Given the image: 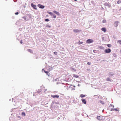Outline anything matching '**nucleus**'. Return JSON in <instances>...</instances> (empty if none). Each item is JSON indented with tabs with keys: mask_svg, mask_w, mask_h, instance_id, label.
I'll list each match as a JSON object with an SVG mask.
<instances>
[{
	"mask_svg": "<svg viewBox=\"0 0 121 121\" xmlns=\"http://www.w3.org/2000/svg\"><path fill=\"white\" fill-rule=\"evenodd\" d=\"M93 41L91 39H89L87 40L86 41V43H90L93 42Z\"/></svg>",
	"mask_w": 121,
	"mask_h": 121,
	"instance_id": "nucleus-1",
	"label": "nucleus"
},
{
	"mask_svg": "<svg viewBox=\"0 0 121 121\" xmlns=\"http://www.w3.org/2000/svg\"><path fill=\"white\" fill-rule=\"evenodd\" d=\"M111 51L110 49L108 48L106 49L104 51V52L106 53H109L111 52Z\"/></svg>",
	"mask_w": 121,
	"mask_h": 121,
	"instance_id": "nucleus-2",
	"label": "nucleus"
},
{
	"mask_svg": "<svg viewBox=\"0 0 121 121\" xmlns=\"http://www.w3.org/2000/svg\"><path fill=\"white\" fill-rule=\"evenodd\" d=\"M119 22L118 21H116L114 22V26L116 27H117L118 24L119 23Z\"/></svg>",
	"mask_w": 121,
	"mask_h": 121,
	"instance_id": "nucleus-3",
	"label": "nucleus"
},
{
	"mask_svg": "<svg viewBox=\"0 0 121 121\" xmlns=\"http://www.w3.org/2000/svg\"><path fill=\"white\" fill-rule=\"evenodd\" d=\"M73 31L76 33L79 32L81 31V30H80L78 29H74L73 30Z\"/></svg>",
	"mask_w": 121,
	"mask_h": 121,
	"instance_id": "nucleus-4",
	"label": "nucleus"
},
{
	"mask_svg": "<svg viewBox=\"0 0 121 121\" xmlns=\"http://www.w3.org/2000/svg\"><path fill=\"white\" fill-rule=\"evenodd\" d=\"M51 97L53 98H58L59 97V96L58 95H51Z\"/></svg>",
	"mask_w": 121,
	"mask_h": 121,
	"instance_id": "nucleus-5",
	"label": "nucleus"
},
{
	"mask_svg": "<svg viewBox=\"0 0 121 121\" xmlns=\"http://www.w3.org/2000/svg\"><path fill=\"white\" fill-rule=\"evenodd\" d=\"M31 6L34 9H36V6L34 5L32 3L31 4Z\"/></svg>",
	"mask_w": 121,
	"mask_h": 121,
	"instance_id": "nucleus-6",
	"label": "nucleus"
},
{
	"mask_svg": "<svg viewBox=\"0 0 121 121\" xmlns=\"http://www.w3.org/2000/svg\"><path fill=\"white\" fill-rule=\"evenodd\" d=\"M38 6L39 8L41 9H43L44 7V6L40 4H38Z\"/></svg>",
	"mask_w": 121,
	"mask_h": 121,
	"instance_id": "nucleus-7",
	"label": "nucleus"
},
{
	"mask_svg": "<svg viewBox=\"0 0 121 121\" xmlns=\"http://www.w3.org/2000/svg\"><path fill=\"white\" fill-rule=\"evenodd\" d=\"M53 12L56 14L58 15H60V13L56 11L55 10L53 11Z\"/></svg>",
	"mask_w": 121,
	"mask_h": 121,
	"instance_id": "nucleus-8",
	"label": "nucleus"
},
{
	"mask_svg": "<svg viewBox=\"0 0 121 121\" xmlns=\"http://www.w3.org/2000/svg\"><path fill=\"white\" fill-rule=\"evenodd\" d=\"M97 118L100 121H101L102 120V118L100 116H98L97 117Z\"/></svg>",
	"mask_w": 121,
	"mask_h": 121,
	"instance_id": "nucleus-9",
	"label": "nucleus"
},
{
	"mask_svg": "<svg viewBox=\"0 0 121 121\" xmlns=\"http://www.w3.org/2000/svg\"><path fill=\"white\" fill-rule=\"evenodd\" d=\"M82 102L84 104H86V100L84 99H82Z\"/></svg>",
	"mask_w": 121,
	"mask_h": 121,
	"instance_id": "nucleus-10",
	"label": "nucleus"
},
{
	"mask_svg": "<svg viewBox=\"0 0 121 121\" xmlns=\"http://www.w3.org/2000/svg\"><path fill=\"white\" fill-rule=\"evenodd\" d=\"M101 30L105 32L106 31V29L105 28H103L101 29Z\"/></svg>",
	"mask_w": 121,
	"mask_h": 121,
	"instance_id": "nucleus-11",
	"label": "nucleus"
},
{
	"mask_svg": "<svg viewBox=\"0 0 121 121\" xmlns=\"http://www.w3.org/2000/svg\"><path fill=\"white\" fill-rule=\"evenodd\" d=\"M86 96V95H83V94H81L80 95V96L81 98H83V97H85Z\"/></svg>",
	"mask_w": 121,
	"mask_h": 121,
	"instance_id": "nucleus-12",
	"label": "nucleus"
},
{
	"mask_svg": "<svg viewBox=\"0 0 121 121\" xmlns=\"http://www.w3.org/2000/svg\"><path fill=\"white\" fill-rule=\"evenodd\" d=\"M73 76L76 78H79V76L77 75H76L75 74H74L73 75Z\"/></svg>",
	"mask_w": 121,
	"mask_h": 121,
	"instance_id": "nucleus-13",
	"label": "nucleus"
},
{
	"mask_svg": "<svg viewBox=\"0 0 121 121\" xmlns=\"http://www.w3.org/2000/svg\"><path fill=\"white\" fill-rule=\"evenodd\" d=\"M83 43V42H82L79 41L78 42V44L79 45L82 44Z\"/></svg>",
	"mask_w": 121,
	"mask_h": 121,
	"instance_id": "nucleus-14",
	"label": "nucleus"
},
{
	"mask_svg": "<svg viewBox=\"0 0 121 121\" xmlns=\"http://www.w3.org/2000/svg\"><path fill=\"white\" fill-rule=\"evenodd\" d=\"M27 51H28L30 52V53H33V52L32 51V50L30 49H27Z\"/></svg>",
	"mask_w": 121,
	"mask_h": 121,
	"instance_id": "nucleus-15",
	"label": "nucleus"
},
{
	"mask_svg": "<svg viewBox=\"0 0 121 121\" xmlns=\"http://www.w3.org/2000/svg\"><path fill=\"white\" fill-rule=\"evenodd\" d=\"M42 70H44V72L45 73L47 74H48V72L47 71H45L43 69H42Z\"/></svg>",
	"mask_w": 121,
	"mask_h": 121,
	"instance_id": "nucleus-16",
	"label": "nucleus"
},
{
	"mask_svg": "<svg viewBox=\"0 0 121 121\" xmlns=\"http://www.w3.org/2000/svg\"><path fill=\"white\" fill-rule=\"evenodd\" d=\"M49 14H50L52 16L53 15V13L51 12H48V13Z\"/></svg>",
	"mask_w": 121,
	"mask_h": 121,
	"instance_id": "nucleus-17",
	"label": "nucleus"
},
{
	"mask_svg": "<svg viewBox=\"0 0 121 121\" xmlns=\"http://www.w3.org/2000/svg\"><path fill=\"white\" fill-rule=\"evenodd\" d=\"M117 43H118L120 44H121V40H119L117 41Z\"/></svg>",
	"mask_w": 121,
	"mask_h": 121,
	"instance_id": "nucleus-18",
	"label": "nucleus"
},
{
	"mask_svg": "<svg viewBox=\"0 0 121 121\" xmlns=\"http://www.w3.org/2000/svg\"><path fill=\"white\" fill-rule=\"evenodd\" d=\"M22 116H26V114L24 112H22Z\"/></svg>",
	"mask_w": 121,
	"mask_h": 121,
	"instance_id": "nucleus-19",
	"label": "nucleus"
},
{
	"mask_svg": "<svg viewBox=\"0 0 121 121\" xmlns=\"http://www.w3.org/2000/svg\"><path fill=\"white\" fill-rule=\"evenodd\" d=\"M17 116V117L18 118L19 120H20L21 119V118L20 116Z\"/></svg>",
	"mask_w": 121,
	"mask_h": 121,
	"instance_id": "nucleus-20",
	"label": "nucleus"
},
{
	"mask_svg": "<svg viewBox=\"0 0 121 121\" xmlns=\"http://www.w3.org/2000/svg\"><path fill=\"white\" fill-rule=\"evenodd\" d=\"M106 80H107V81H111V80H110V79L109 78H107L106 79Z\"/></svg>",
	"mask_w": 121,
	"mask_h": 121,
	"instance_id": "nucleus-21",
	"label": "nucleus"
},
{
	"mask_svg": "<svg viewBox=\"0 0 121 121\" xmlns=\"http://www.w3.org/2000/svg\"><path fill=\"white\" fill-rule=\"evenodd\" d=\"M52 16H53V17H52L53 18H56V16L55 15L53 14V15Z\"/></svg>",
	"mask_w": 121,
	"mask_h": 121,
	"instance_id": "nucleus-22",
	"label": "nucleus"
},
{
	"mask_svg": "<svg viewBox=\"0 0 121 121\" xmlns=\"http://www.w3.org/2000/svg\"><path fill=\"white\" fill-rule=\"evenodd\" d=\"M107 46L109 48L111 47V45L110 44H108L107 45Z\"/></svg>",
	"mask_w": 121,
	"mask_h": 121,
	"instance_id": "nucleus-23",
	"label": "nucleus"
},
{
	"mask_svg": "<svg viewBox=\"0 0 121 121\" xmlns=\"http://www.w3.org/2000/svg\"><path fill=\"white\" fill-rule=\"evenodd\" d=\"M114 110H115L116 111H119V109L118 108H115L114 109Z\"/></svg>",
	"mask_w": 121,
	"mask_h": 121,
	"instance_id": "nucleus-24",
	"label": "nucleus"
},
{
	"mask_svg": "<svg viewBox=\"0 0 121 121\" xmlns=\"http://www.w3.org/2000/svg\"><path fill=\"white\" fill-rule=\"evenodd\" d=\"M121 3V0H118L117 2V3L118 4H119Z\"/></svg>",
	"mask_w": 121,
	"mask_h": 121,
	"instance_id": "nucleus-25",
	"label": "nucleus"
},
{
	"mask_svg": "<svg viewBox=\"0 0 121 121\" xmlns=\"http://www.w3.org/2000/svg\"><path fill=\"white\" fill-rule=\"evenodd\" d=\"M106 22V20H104L103 21V23H105Z\"/></svg>",
	"mask_w": 121,
	"mask_h": 121,
	"instance_id": "nucleus-26",
	"label": "nucleus"
},
{
	"mask_svg": "<svg viewBox=\"0 0 121 121\" xmlns=\"http://www.w3.org/2000/svg\"><path fill=\"white\" fill-rule=\"evenodd\" d=\"M23 18L26 20V21H27V20L26 19V18L25 17H23Z\"/></svg>",
	"mask_w": 121,
	"mask_h": 121,
	"instance_id": "nucleus-27",
	"label": "nucleus"
},
{
	"mask_svg": "<svg viewBox=\"0 0 121 121\" xmlns=\"http://www.w3.org/2000/svg\"><path fill=\"white\" fill-rule=\"evenodd\" d=\"M49 20L48 19H45V21H49Z\"/></svg>",
	"mask_w": 121,
	"mask_h": 121,
	"instance_id": "nucleus-28",
	"label": "nucleus"
},
{
	"mask_svg": "<svg viewBox=\"0 0 121 121\" xmlns=\"http://www.w3.org/2000/svg\"><path fill=\"white\" fill-rule=\"evenodd\" d=\"M46 26L47 27H48L49 28H50L51 27V26H50L48 25H47Z\"/></svg>",
	"mask_w": 121,
	"mask_h": 121,
	"instance_id": "nucleus-29",
	"label": "nucleus"
},
{
	"mask_svg": "<svg viewBox=\"0 0 121 121\" xmlns=\"http://www.w3.org/2000/svg\"><path fill=\"white\" fill-rule=\"evenodd\" d=\"M54 53L55 55H56L57 54V53L56 52H54Z\"/></svg>",
	"mask_w": 121,
	"mask_h": 121,
	"instance_id": "nucleus-30",
	"label": "nucleus"
},
{
	"mask_svg": "<svg viewBox=\"0 0 121 121\" xmlns=\"http://www.w3.org/2000/svg\"><path fill=\"white\" fill-rule=\"evenodd\" d=\"M99 48L101 49H102L103 48V47H102V46H100L99 47Z\"/></svg>",
	"mask_w": 121,
	"mask_h": 121,
	"instance_id": "nucleus-31",
	"label": "nucleus"
},
{
	"mask_svg": "<svg viewBox=\"0 0 121 121\" xmlns=\"http://www.w3.org/2000/svg\"><path fill=\"white\" fill-rule=\"evenodd\" d=\"M91 63L90 62H88L87 63V64L88 65H91Z\"/></svg>",
	"mask_w": 121,
	"mask_h": 121,
	"instance_id": "nucleus-32",
	"label": "nucleus"
},
{
	"mask_svg": "<svg viewBox=\"0 0 121 121\" xmlns=\"http://www.w3.org/2000/svg\"><path fill=\"white\" fill-rule=\"evenodd\" d=\"M20 42V43L21 44H22V40H21Z\"/></svg>",
	"mask_w": 121,
	"mask_h": 121,
	"instance_id": "nucleus-33",
	"label": "nucleus"
},
{
	"mask_svg": "<svg viewBox=\"0 0 121 121\" xmlns=\"http://www.w3.org/2000/svg\"><path fill=\"white\" fill-rule=\"evenodd\" d=\"M18 14V12H17L16 13H15V14L16 15Z\"/></svg>",
	"mask_w": 121,
	"mask_h": 121,
	"instance_id": "nucleus-34",
	"label": "nucleus"
},
{
	"mask_svg": "<svg viewBox=\"0 0 121 121\" xmlns=\"http://www.w3.org/2000/svg\"><path fill=\"white\" fill-rule=\"evenodd\" d=\"M113 56H116V55L114 53L113 54Z\"/></svg>",
	"mask_w": 121,
	"mask_h": 121,
	"instance_id": "nucleus-35",
	"label": "nucleus"
},
{
	"mask_svg": "<svg viewBox=\"0 0 121 121\" xmlns=\"http://www.w3.org/2000/svg\"><path fill=\"white\" fill-rule=\"evenodd\" d=\"M100 102L101 103H102L103 104H104V103H103V102L102 101H100Z\"/></svg>",
	"mask_w": 121,
	"mask_h": 121,
	"instance_id": "nucleus-36",
	"label": "nucleus"
},
{
	"mask_svg": "<svg viewBox=\"0 0 121 121\" xmlns=\"http://www.w3.org/2000/svg\"><path fill=\"white\" fill-rule=\"evenodd\" d=\"M113 75H114V74H111V76H112Z\"/></svg>",
	"mask_w": 121,
	"mask_h": 121,
	"instance_id": "nucleus-37",
	"label": "nucleus"
},
{
	"mask_svg": "<svg viewBox=\"0 0 121 121\" xmlns=\"http://www.w3.org/2000/svg\"><path fill=\"white\" fill-rule=\"evenodd\" d=\"M95 51V50H93V52H94V51Z\"/></svg>",
	"mask_w": 121,
	"mask_h": 121,
	"instance_id": "nucleus-38",
	"label": "nucleus"
}]
</instances>
